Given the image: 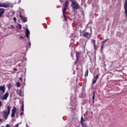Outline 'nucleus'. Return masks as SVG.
Masks as SVG:
<instances>
[{
  "label": "nucleus",
  "mask_w": 127,
  "mask_h": 127,
  "mask_svg": "<svg viewBox=\"0 0 127 127\" xmlns=\"http://www.w3.org/2000/svg\"><path fill=\"white\" fill-rule=\"evenodd\" d=\"M103 48H104V45H102L101 46V50H102Z\"/></svg>",
  "instance_id": "f704fd0d"
},
{
  "label": "nucleus",
  "mask_w": 127,
  "mask_h": 127,
  "mask_svg": "<svg viewBox=\"0 0 127 127\" xmlns=\"http://www.w3.org/2000/svg\"><path fill=\"white\" fill-rule=\"evenodd\" d=\"M11 88H12V85L11 83H9L8 85V89L9 90Z\"/></svg>",
  "instance_id": "aec40b11"
},
{
  "label": "nucleus",
  "mask_w": 127,
  "mask_h": 127,
  "mask_svg": "<svg viewBox=\"0 0 127 127\" xmlns=\"http://www.w3.org/2000/svg\"><path fill=\"white\" fill-rule=\"evenodd\" d=\"M84 122H86V119H84L83 116H81L80 123H84Z\"/></svg>",
  "instance_id": "a211bd4d"
},
{
  "label": "nucleus",
  "mask_w": 127,
  "mask_h": 127,
  "mask_svg": "<svg viewBox=\"0 0 127 127\" xmlns=\"http://www.w3.org/2000/svg\"><path fill=\"white\" fill-rule=\"evenodd\" d=\"M20 39H23V37H22V36H20Z\"/></svg>",
  "instance_id": "ea45409f"
},
{
  "label": "nucleus",
  "mask_w": 127,
  "mask_h": 127,
  "mask_svg": "<svg viewBox=\"0 0 127 127\" xmlns=\"http://www.w3.org/2000/svg\"><path fill=\"white\" fill-rule=\"evenodd\" d=\"M15 113H16V108L13 107V109H12L11 118H14V116H15Z\"/></svg>",
  "instance_id": "423d86ee"
},
{
  "label": "nucleus",
  "mask_w": 127,
  "mask_h": 127,
  "mask_svg": "<svg viewBox=\"0 0 127 127\" xmlns=\"http://www.w3.org/2000/svg\"><path fill=\"white\" fill-rule=\"evenodd\" d=\"M69 1H70L71 3H73V1H75L74 0H69Z\"/></svg>",
  "instance_id": "7c9ffc66"
},
{
  "label": "nucleus",
  "mask_w": 127,
  "mask_h": 127,
  "mask_svg": "<svg viewBox=\"0 0 127 127\" xmlns=\"http://www.w3.org/2000/svg\"><path fill=\"white\" fill-rule=\"evenodd\" d=\"M76 58L77 61H78V60H79V58H80V52H76Z\"/></svg>",
  "instance_id": "9b49d317"
},
{
  "label": "nucleus",
  "mask_w": 127,
  "mask_h": 127,
  "mask_svg": "<svg viewBox=\"0 0 127 127\" xmlns=\"http://www.w3.org/2000/svg\"><path fill=\"white\" fill-rule=\"evenodd\" d=\"M8 95H9L8 92H6L5 94L3 95V96H8Z\"/></svg>",
  "instance_id": "cd10ccee"
},
{
  "label": "nucleus",
  "mask_w": 127,
  "mask_h": 127,
  "mask_svg": "<svg viewBox=\"0 0 127 127\" xmlns=\"http://www.w3.org/2000/svg\"><path fill=\"white\" fill-rule=\"evenodd\" d=\"M95 80H98V79H99V75L97 74L96 76L94 77V78Z\"/></svg>",
  "instance_id": "412c9836"
},
{
  "label": "nucleus",
  "mask_w": 127,
  "mask_h": 127,
  "mask_svg": "<svg viewBox=\"0 0 127 127\" xmlns=\"http://www.w3.org/2000/svg\"><path fill=\"white\" fill-rule=\"evenodd\" d=\"M91 42L92 44L94 45V46H96V41L94 40V39L91 40Z\"/></svg>",
  "instance_id": "6ab92c4d"
},
{
  "label": "nucleus",
  "mask_w": 127,
  "mask_h": 127,
  "mask_svg": "<svg viewBox=\"0 0 127 127\" xmlns=\"http://www.w3.org/2000/svg\"><path fill=\"white\" fill-rule=\"evenodd\" d=\"M4 13V9L0 8V17L2 16V14Z\"/></svg>",
  "instance_id": "9d476101"
},
{
  "label": "nucleus",
  "mask_w": 127,
  "mask_h": 127,
  "mask_svg": "<svg viewBox=\"0 0 127 127\" xmlns=\"http://www.w3.org/2000/svg\"><path fill=\"white\" fill-rule=\"evenodd\" d=\"M13 20L14 21H16V18H15V17H13Z\"/></svg>",
  "instance_id": "72a5a7b5"
},
{
  "label": "nucleus",
  "mask_w": 127,
  "mask_h": 127,
  "mask_svg": "<svg viewBox=\"0 0 127 127\" xmlns=\"http://www.w3.org/2000/svg\"><path fill=\"white\" fill-rule=\"evenodd\" d=\"M26 126H27V124H26Z\"/></svg>",
  "instance_id": "09e8293b"
},
{
  "label": "nucleus",
  "mask_w": 127,
  "mask_h": 127,
  "mask_svg": "<svg viewBox=\"0 0 127 127\" xmlns=\"http://www.w3.org/2000/svg\"><path fill=\"white\" fill-rule=\"evenodd\" d=\"M88 74H89V69L87 68L84 75L85 77H88Z\"/></svg>",
  "instance_id": "2eb2a0df"
},
{
  "label": "nucleus",
  "mask_w": 127,
  "mask_h": 127,
  "mask_svg": "<svg viewBox=\"0 0 127 127\" xmlns=\"http://www.w3.org/2000/svg\"><path fill=\"white\" fill-rule=\"evenodd\" d=\"M19 16L20 18H21V20H22L23 22H26V21H27V18L21 15V14H19Z\"/></svg>",
  "instance_id": "0eeeda50"
},
{
  "label": "nucleus",
  "mask_w": 127,
  "mask_h": 127,
  "mask_svg": "<svg viewBox=\"0 0 127 127\" xmlns=\"http://www.w3.org/2000/svg\"><path fill=\"white\" fill-rule=\"evenodd\" d=\"M67 7H64L63 9V14H66V10H67Z\"/></svg>",
  "instance_id": "ddd939ff"
},
{
  "label": "nucleus",
  "mask_w": 127,
  "mask_h": 127,
  "mask_svg": "<svg viewBox=\"0 0 127 127\" xmlns=\"http://www.w3.org/2000/svg\"><path fill=\"white\" fill-rule=\"evenodd\" d=\"M71 6L72 9H73L74 12H75L76 10H78L80 7V5L77 1H72V3H71Z\"/></svg>",
  "instance_id": "f03ea898"
},
{
  "label": "nucleus",
  "mask_w": 127,
  "mask_h": 127,
  "mask_svg": "<svg viewBox=\"0 0 127 127\" xmlns=\"http://www.w3.org/2000/svg\"><path fill=\"white\" fill-rule=\"evenodd\" d=\"M65 14H63V16L65 21H67V17L66 16Z\"/></svg>",
  "instance_id": "4be33fe9"
},
{
  "label": "nucleus",
  "mask_w": 127,
  "mask_h": 127,
  "mask_svg": "<svg viewBox=\"0 0 127 127\" xmlns=\"http://www.w3.org/2000/svg\"><path fill=\"white\" fill-rule=\"evenodd\" d=\"M93 96H95V93L93 94Z\"/></svg>",
  "instance_id": "a18cd8bd"
},
{
  "label": "nucleus",
  "mask_w": 127,
  "mask_h": 127,
  "mask_svg": "<svg viewBox=\"0 0 127 127\" xmlns=\"http://www.w3.org/2000/svg\"><path fill=\"white\" fill-rule=\"evenodd\" d=\"M92 100H93V103L94 104V100H95V96H92Z\"/></svg>",
  "instance_id": "bb28decb"
},
{
  "label": "nucleus",
  "mask_w": 127,
  "mask_h": 127,
  "mask_svg": "<svg viewBox=\"0 0 127 127\" xmlns=\"http://www.w3.org/2000/svg\"><path fill=\"white\" fill-rule=\"evenodd\" d=\"M13 28H15V27L13 26H11V29H13Z\"/></svg>",
  "instance_id": "473e14b6"
},
{
  "label": "nucleus",
  "mask_w": 127,
  "mask_h": 127,
  "mask_svg": "<svg viewBox=\"0 0 127 127\" xmlns=\"http://www.w3.org/2000/svg\"><path fill=\"white\" fill-rule=\"evenodd\" d=\"M81 13H82V14H83V13H84V12H81Z\"/></svg>",
  "instance_id": "49530a36"
},
{
  "label": "nucleus",
  "mask_w": 127,
  "mask_h": 127,
  "mask_svg": "<svg viewBox=\"0 0 127 127\" xmlns=\"http://www.w3.org/2000/svg\"><path fill=\"white\" fill-rule=\"evenodd\" d=\"M68 6H69V0H67L65 1V4H64V7L68 8Z\"/></svg>",
  "instance_id": "f8f14e48"
},
{
  "label": "nucleus",
  "mask_w": 127,
  "mask_h": 127,
  "mask_svg": "<svg viewBox=\"0 0 127 127\" xmlns=\"http://www.w3.org/2000/svg\"><path fill=\"white\" fill-rule=\"evenodd\" d=\"M96 82H97V80L96 79H94V78H93L92 79V84L94 85V84L96 83Z\"/></svg>",
  "instance_id": "b1692460"
},
{
  "label": "nucleus",
  "mask_w": 127,
  "mask_h": 127,
  "mask_svg": "<svg viewBox=\"0 0 127 127\" xmlns=\"http://www.w3.org/2000/svg\"><path fill=\"white\" fill-rule=\"evenodd\" d=\"M6 127H10V125L9 124L6 125Z\"/></svg>",
  "instance_id": "2f4dec72"
},
{
  "label": "nucleus",
  "mask_w": 127,
  "mask_h": 127,
  "mask_svg": "<svg viewBox=\"0 0 127 127\" xmlns=\"http://www.w3.org/2000/svg\"><path fill=\"white\" fill-rule=\"evenodd\" d=\"M124 9H125V14L127 17V0H125V2L124 3Z\"/></svg>",
  "instance_id": "39448f33"
},
{
  "label": "nucleus",
  "mask_w": 127,
  "mask_h": 127,
  "mask_svg": "<svg viewBox=\"0 0 127 127\" xmlns=\"http://www.w3.org/2000/svg\"><path fill=\"white\" fill-rule=\"evenodd\" d=\"M16 117H17V118H18V113L16 114Z\"/></svg>",
  "instance_id": "a19ab883"
},
{
  "label": "nucleus",
  "mask_w": 127,
  "mask_h": 127,
  "mask_svg": "<svg viewBox=\"0 0 127 127\" xmlns=\"http://www.w3.org/2000/svg\"><path fill=\"white\" fill-rule=\"evenodd\" d=\"M77 62H78V61H77V60H76V62H75V63H74L75 65H76Z\"/></svg>",
  "instance_id": "58836bf2"
},
{
  "label": "nucleus",
  "mask_w": 127,
  "mask_h": 127,
  "mask_svg": "<svg viewBox=\"0 0 127 127\" xmlns=\"http://www.w3.org/2000/svg\"><path fill=\"white\" fill-rule=\"evenodd\" d=\"M0 7H5V8L9 7V3L0 2Z\"/></svg>",
  "instance_id": "20e7f679"
},
{
  "label": "nucleus",
  "mask_w": 127,
  "mask_h": 127,
  "mask_svg": "<svg viewBox=\"0 0 127 127\" xmlns=\"http://www.w3.org/2000/svg\"><path fill=\"white\" fill-rule=\"evenodd\" d=\"M25 34L27 38H28L29 37V34H30V32L29 31V30H28V28L26 29Z\"/></svg>",
  "instance_id": "1a4fd4ad"
},
{
  "label": "nucleus",
  "mask_w": 127,
  "mask_h": 127,
  "mask_svg": "<svg viewBox=\"0 0 127 127\" xmlns=\"http://www.w3.org/2000/svg\"><path fill=\"white\" fill-rule=\"evenodd\" d=\"M0 92H1V95H3L5 92V85L0 86Z\"/></svg>",
  "instance_id": "7ed1b4c3"
},
{
  "label": "nucleus",
  "mask_w": 127,
  "mask_h": 127,
  "mask_svg": "<svg viewBox=\"0 0 127 127\" xmlns=\"http://www.w3.org/2000/svg\"><path fill=\"white\" fill-rule=\"evenodd\" d=\"M14 70L15 71H17V68H14Z\"/></svg>",
  "instance_id": "37998d69"
},
{
  "label": "nucleus",
  "mask_w": 127,
  "mask_h": 127,
  "mask_svg": "<svg viewBox=\"0 0 127 127\" xmlns=\"http://www.w3.org/2000/svg\"><path fill=\"white\" fill-rule=\"evenodd\" d=\"M71 57H73V54L72 53H71Z\"/></svg>",
  "instance_id": "c03bdc74"
},
{
  "label": "nucleus",
  "mask_w": 127,
  "mask_h": 127,
  "mask_svg": "<svg viewBox=\"0 0 127 127\" xmlns=\"http://www.w3.org/2000/svg\"><path fill=\"white\" fill-rule=\"evenodd\" d=\"M8 97V96H3V97L2 98V100H6Z\"/></svg>",
  "instance_id": "5701e85b"
},
{
  "label": "nucleus",
  "mask_w": 127,
  "mask_h": 127,
  "mask_svg": "<svg viewBox=\"0 0 127 127\" xmlns=\"http://www.w3.org/2000/svg\"><path fill=\"white\" fill-rule=\"evenodd\" d=\"M83 37H85V38H90V37H91V34L88 32H85L83 34Z\"/></svg>",
  "instance_id": "6e6552de"
},
{
  "label": "nucleus",
  "mask_w": 127,
  "mask_h": 127,
  "mask_svg": "<svg viewBox=\"0 0 127 127\" xmlns=\"http://www.w3.org/2000/svg\"><path fill=\"white\" fill-rule=\"evenodd\" d=\"M4 127L3 126H1V127Z\"/></svg>",
  "instance_id": "de8ad7c7"
},
{
  "label": "nucleus",
  "mask_w": 127,
  "mask_h": 127,
  "mask_svg": "<svg viewBox=\"0 0 127 127\" xmlns=\"http://www.w3.org/2000/svg\"><path fill=\"white\" fill-rule=\"evenodd\" d=\"M30 46H31V43L29 42V48H30Z\"/></svg>",
  "instance_id": "c756f323"
},
{
  "label": "nucleus",
  "mask_w": 127,
  "mask_h": 127,
  "mask_svg": "<svg viewBox=\"0 0 127 127\" xmlns=\"http://www.w3.org/2000/svg\"><path fill=\"white\" fill-rule=\"evenodd\" d=\"M15 127H18V124H16V125H15Z\"/></svg>",
  "instance_id": "79ce46f5"
},
{
  "label": "nucleus",
  "mask_w": 127,
  "mask_h": 127,
  "mask_svg": "<svg viewBox=\"0 0 127 127\" xmlns=\"http://www.w3.org/2000/svg\"><path fill=\"white\" fill-rule=\"evenodd\" d=\"M2 106V104L1 103V101L0 100V107H1Z\"/></svg>",
  "instance_id": "c9c22d12"
},
{
  "label": "nucleus",
  "mask_w": 127,
  "mask_h": 127,
  "mask_svg": "<svg viewBox=\"0 0 127 127\" xmlns=\"http://www.w3.org/2000/svg\"><path fill=\"white\" fill-rule=\"evenodd\" d=\"M17 28H19V29H22V27L21 26V24H19V23H17Z\"/></svg>",
  "instance_id": "f3484780"
},
{
  "label": "nucleus",
  "mask_w": 127,
  "mask_h": 127,
  "mask_svg": "<svg viewBox=\"0 0 127 127\" xmlns=\"http://www.w3.org/2000/svg\"><path fill=\"white\" fill-rule=\"evenodd\" d=\"M22 112H24V105L23 104L22 105Z\"/></svg>",
  "instance_id": "a878e982"
},
{
  "label": "nucleus",
  "mask_w": 127,
  "mask_h": 127,
  "mask_svg": "<svg viewBox=\"0 0 127 127\" xmlns=\"http://www.w3.org/2000/svg\"><path fill=\"white\" fill-rule=\"evenodd\" d=\"M80 123L82 127H87V124L85 122H80Z\"/></svg>",
  "instance_id": "dca6fc26"
},
{
  "label": "nucleus",
  "mask_w": 127,
  "mask_h": 127,
  "mask_svg": "<svg viewBox=\"0 0 127 127\" xmlns=\"http://www.w3.org/2000/svg\"><path fill=\"white\" fill-rule=\"evenodd\" d=\"M109 40H110L109 39H106L105 40H104L103 41H102V45H104L105 43H106V42H107V41H109Z\"/></svg>",
  "instance_id": "4468645a"
},
{
  "label": "nucleus",
  "mask_w": 127,
  "mask_h": 127,
  "mask_svg": "<svg viewBox=\"0 0 127 127\" xmlns=\"http://www.w3.org/2000/svg\"><path fill=\"white\" fill-rule=\"evenodd\" d=\"M16 86H17V87H18V88H19V87H20V83L19 82H17Z\"/></svg>",
  "instance_id": "393cba45"
},
{
  "label": "nucleus",
  "mask_w": 127,
  "mask_h": 127,
  "mask_svg": "<svg viewBox=\"0 0 127 127\" xmlns=\"http://www.w3.org/2000/svg\"><path fill=\"white\" fill-rule=\"evenodd\" d=\"M0 96H1V95L0 94Z\"/></svg>",
  "instance_id": "8fccbe9b"
},
{
  "label": "nucleus",
  "mask_w": 127,
  "mask_h": 127,
  "mask_svg": "<svg viewBox=\"0 0 127 127\" xmlns=\"http://www.w3.org/2000/svg\"><path fill=\"white\" fill-rule=\"evenodd\" d=\"M2 123V120L0 118V123L1 124Z\"/></svg>",
  "instance_id": "4c0bfd02"
},
{
  "label": "nucleus",
  "mask_w": 127,
  "mask_h": 127,
  "mask_svg": "<svg viewBox=\"0 0 127 127\" xmlns=\"http://www.w3.org/2000/svg\"><path fill=\"white\" fill-rule=\"evenodd\" d=\"M24 114V112L22 111V112L20 114V117H21V116H23V114Z\"/></svg>",
  "instance_id": "c85d7f7f"
},
{
  "label": "nucleus",
  "mask_w": 127,
  "mask_h": 127,
  "mask_svg": "<svg viewBox=\"0 0 127 127\" xmlns=\"http://www.w3.org/2000/svg\"><path fill=\"white\" fill-rule=\"evenodd\" d=\"M7 110H4L2 112L3 117L5 120H7V118H8V116H9V114H10V107L9 106H8L7 107Z\"/></svg>",
  "instance_id": "f257e3e1"
},
{
  "label": "nucleus",
  "mask_w": 127,
  "mask_h": 127,
  "mask_svg": "<svg viewBox=\"0 0 127 127\" xmlns=\"http://www.w3.org/2000/svg\"><path fill=\"white\" fill-rule=\"evenodd\" d=\"M19 80H20V81H21V82H22V77H20L19 78Z\"/></svg>",
  "instance_id": "e433bc0d"
}]
</instances>
